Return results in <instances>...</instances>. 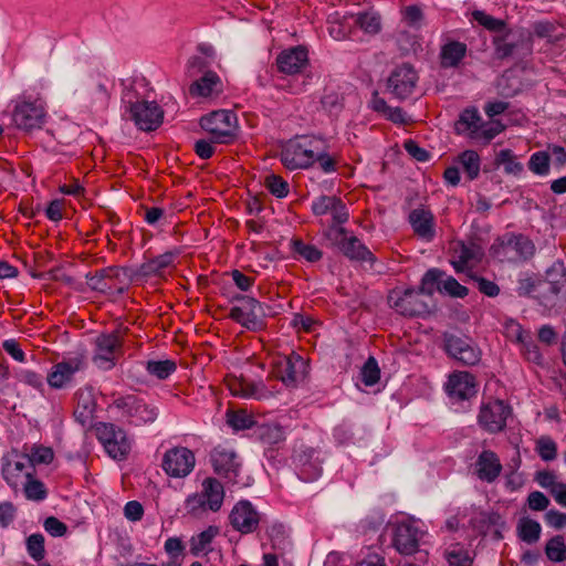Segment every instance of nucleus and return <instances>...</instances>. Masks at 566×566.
I'll return each instance as SVG.
<instances>
[{
    "mask_svg": "<svg viewBox=\"0 0 566 566\" xmlns=\"http://www.w3.org/2000/svg\"><path fill=\"white\" fill-rule=\"evenodd\" d=\"M322 140L312 136H297L286 142L281 150V161L289 170L307 169L315 164Z\"/></svg>",
    "mask_w": 566,
    "mask_h": 566,
    "instance_id": "1",
    "label": "nucleus"
},
{
    "mask_svg": "<svg viewBox=\"0 0 566 566\" xmlns=\"http://www.w3.org/2000/svg\"><path fill=\"white\" fill-rule=\"evenodd\" d=\"M224 488L214 478H207L201 483L200 492L188 495L185 500L187 514L202 517L208 512H218L224 501Z\"/></svg>",
    "mask_w": 566,
    "mask_h": 566,
    "instance_id": "2",
    "label": "nucleus"
},
{
    "mask_svg": "<svg viewBox=\"0 0 566 566\" xmlns=\"http://www.w3.org/2000/svg\"><path fill=\"white\" fill-rule=\"evenodd\" d=\"M129 117L136 126L145 132L155 130L160 126L164 118V112L156 102L139 99L135 96L133 87H126L122 95Z\"/></svg>",
    "mask_w": 566,
    "mask_h": 566,
    "instance_id": "3",
    "label": "nucleus"
},
{
    "mask_svg": "<svg viewBox=\"0 0 566 566\" xmlns=\"http://www.w3.org/2000/svg\"><path fill=\"white\" fill-rule=\"evenodd\" d=\"M308 64V53L304 46H294L286 50H283L276 57V65L280 72L287 75H300L302 81H298V77L294 78L287 85V91L292 94H300L306 90L308 81L311 80V75L303 74L304 69Z\"/></svg>",
    "mask_w": 566,
    "mask_h": 566,
    "instance_id": "4",
    "label": "nucleus"
},
{
    "mask_svg": "<svg viewBox=\"0 0 566 566\" xmlns=\"http://www.w3.org/2000/svg\"><path fill=\"white\" fill-rule=\"evenodd\" d=\"M112 406L128 424L136 427L155 422L159 415L156 406L136 395L117 397Z\"/></svg>",
    "mask_w": 566,
    "mask_h": 566,
    "instance_id": "5",
    "label": "nucleus"
},
{
    "mask_svg": "<svg viewBox=\"0 0 566 566\" xmlns=\"http://www.w3.org/2000/svg\"><path fill=\"white\" fill-rule=\"evenodd\" d=\"M132 282V274L125 268H106L95 273L86 274L87 285L106 295L123 294Z\"/></svg>",
    "mask_w": 566,
    "mask_h": 566,
    "instance_id": "6",
    "label": "nucleus"
},
{
    "mask_svg": "<svg viewBox=\"0 0 566 566\" xmlns=\"http://www.w3.org/2000/svg\"><path fill=\"white\" fill-rule=\"evenodd\" d=\"M325 238L331 245L338 249L346 258L354 261L374 262L370 250L361 241L343 227L329 226Z\"/></svg>",
    "mask_w": 566,
    "mask_h": 566,
    "instance_id": "7",
    "label": "nucleus"
},
{
    "mask_svg": "<svg viewBox=\"0 0 566 566\" xmlns=\"http://www.w3.org/2000/svg\"><path fill=\"white\" fill-rule=\"evenodd\" d=\"M95 431L98 441L112 459L123 460L128 455L132 442L125 430L113 423L101 422Z\"/></svg>",
    "mask_w": 566,
    "mask_h": 566,
    "instance_id": "8",
    "label": "nucleus"
},
{
    "mask_svg": "<svg viewBox=\"0 0 566 566\" xmlns=\"http://www.w3.org/2000/svg\"><path fill=\"white\" fill-rule=\"evenodd\" d=\"M237 116L233 112L220 109L200 119V126L212 136L214 143L227 144L235 135Z\"/></svg>",
    "mask_w": 566,
    "mask_h": 566,
    "instance_id": "9",
    "label": "nucleus"
},
{
    "mask_svg": "<svg viewBox=\"0 0 566 566\" xmlns=\"http://www.w3.org/2000/svg\"><path fill=\"white\" fill-rule=\"evenodd\" d=\"M195 453L186 447H174L168 449L161 459L164 472L175 479L188 476L195 469Z\"/></svg>",
    "mask_w": 566,
    "mask_h": 566,
    "instance_id": "10",
    "label": "nucleus"
},
{
    "mask_svg": "<svg viewBox=\"0 0 566 566\" xmlns=\"http://www.w3.org/2000/svg\"><path fill=\"white\" fill-rule=\"evenodd\" d=\"M46 112L42 99H22L17 103L12 119L18 128L32 130L41 128L45 123Z\"/></svg>",
    "mask_w": 566,
    "mask_h": 566,
    "instance_id": "11",
    "label": "nucleus"
},
{
    "mask_svg": "<svg viewBox=\"0 0 566 566\" xmlns=\"http://www.w3.org/2000/svg\"><path fill=\"white\" fill-rule=\"evenodd\" d=\"M273 376L286 387H294L305 376L306 361L302 356L293 353L289 356H279L273 363Z\"/></svg>",
    "mask_w": 566,
    "mask_h": 566,
    "instance_id": "12",
    "label": "nucleus"
},
{
    "mask_svg": "<svg viewBox=\"0 0 566 566\" xmlns=\"http://www.w3.org/2000/svg\"><path fill=\"white\" fill-rule=\"evenodd\" d=\"M122 354V340L116 333L102 334L95 339L93 361L104 370L112 369Z\"/></svg>",
    "mask_w": 566,
    "mask_h": 566,
    "instance_id": "13",
    "label": "nucleus"
},
{
    "mask_svg": "<svg viewBox=\"0 0 566 566\" xmlns=\"http://www.w3.org/2000/svg\"><path fill=\"white\" fill-rule=\"evenodd\" d=\"M239 305L231 308L229 316L249 329H256L262 326V318L265 316L263 305L253 297H237Z\"/></svg>",
    "mask_w": 566,
    "mask_h": 566,
    "instance_id": "14",
    "label": "nucleus"
},
{
    "mask_svg": "<svg viewBox=\"0 0 566 566\" xmlns=\"http://www.w3.org/2000/svg\"><path fill=\"white\" fill-rule=\"evenodd\" d=\"M434 289L454 297H464L468 289L461 285L454 277L447 276L438 269L427 271L421 281V291L431 294Z\"/></svg>",
    "mask_w": 566,
    "mask_h": 566,
    "instance_id": "15",
    "label": "nucleus"
},
{
    "mask_svg": "<svg viewBox=\"0 0 566 566\" xmlns=\"http://www.w3.org/2000/svg\"><path fill=\"white\" fill-rule=\"evenodd\" d=\"M511 408L502 400H493L481 406L478 422L490 433L501 432L506 426Z\"/></svg>",
    "mask_w": 566,
    "mask_h": 566,
    "instance_id": "16",
    "label": "nucleus"
},
{
    "mask_svg": "<svg viewBox=\"0 0 566 566\" xmlns=\"http://www.w3.org/2000/svg\"><path fill=\"white\" fill-rule=\"evenodd\" d=\"M84 366L85 361L82 356L63 359L52 366L46 376V381L53 389L65 388L72 382L74 375L82 370Z\"/></svg>",
    "mask_w": 566,
    "mask_h": 566,
    "instance_id": "17",
    "label": "nucleus"
},
{
    "mask_svg": "<svg viewBox=\"0 0 566 566\" xmlns=\"http://www.w3.org/2000/svg\"><path fill=\"white\" fill-rule=\"evenodd\" d=\"M418 74L409 64L397 66L388 78V90L399 99L410 96L417 85Z\"/></svg>",
    "mask_w": 566,
    "mask_h": 566,
    "instance_id": "18",
    "label": "nucleus"
},
{
    "mask_svg": "<svg viewBox=\"0 0 566 566\" xmlns=\"http://www.w3.org/2000/svg\"><path fill=\"white\" fill-rule=\"evenodd\" d=\"M231 526L241 534H250L256 531L260 523V514L247 500L239 501L229 515Z\"/></svg>",
    "mask_w": 566,
    "mask_h": 566,
    "instance_id": "19",
    "label": "nucleus"
},
{
    "mask_svg": "<svg viewBox=\"0 0 566 566\" xmlns=\"http://www.w3.org/2000/svg\"><path fill=\"white\" fill-rule=\"evenodd\" d=\"M389 304L401 315L418 316L427 312V305L415 290H394L388 296Z\"/></svg>",
    "mask_w": 566,
    "mask_h": 566,
    "instance_id": "20",
    "label": "nucleus"
},
{
    "mask_svg": "<svg viewBox=\"0 0 566 566\" xmlns=\"http://www.w3.org/2000/svg\"><path fill=\"white\" fill-rule=\"evenodd\" d=\"M543 300L542 304H547L553 297L566 287V265L562 260H556L545 271V280H542Z\"/></svg>",
    "mask_w": 566,
    "mask_h": 566,
    "instance_id": "21",
    "label": "nucleus"
},
{
    "mask_svg": "<svg viewBox=\"0 0 566 566\" xmlns=\"http://www.w3.org/2000/svg\"><path fill=\"white\" fill-rule=\"evenodd\" d=\"M210 461L217 474L237 483L241 464L234 451L217 447L210 454Z\"/></svg>",
    "mask_w": 566,
    "mask_h": 566,
    "instance_id": "22",
    "label": "nucleus"
},
{
    "mask_svg": "<svg viewBox=\"0 0 566 566\" xmlns=\"http://www.w3.org/2000/svg\"><path fill=\"white\" fill-rule=\"evenodd\" d=\"M446 390L452 400H469L478 391L475 377L468 371H455L449 376Z\"/></svg>",
    "mask_w": 566,
    "mask_h": 566,
    "instance_id": "23",
    "label": "nucleus"
},
{
    "mask_svg": "<svg viewBox=\"0 0 566 566\" xmlns=\"http://www.w3.org/2000/svg\"><path fill=\"white\" fill-rule=\"evenodd\" d=\"M422 532L411 522H401L395 526L392 544L405 555H411L418 549Z\"/></svg>",
    "mask_w": 566,
    "mask_h": 566,
    "instance_id": "24",
    "label": "nucleus"
},
{
    "mask_svg": "<svg viewBox=\"0 0 566 566\" xmlns=\"http://www.w3.org/2000/svg\"><path fill=\"white\" fill-rule=\"evenodd\" d=\"M446 348L450 356L463 365L473 366L481 360V350L470 339L457 336L448 337Z\"/></svg>",
    "mask_w": 566,
    "mask_h": 566,
    "instance_id": "25",
    "label": "nucleus"
},
{
    "mask_svg": "<svg viewBox=\"0 0 566 566\" xmlns=\"http://www.w3.org/2000/svg\"><path fill=\"white\" fill-rule=\"evenodd\" d=\"M481 254L478 245L457 242L453 245L451 263L457 273H468L479 262Z\"/></svg>",
    "mask_w": 566,
    "mask_h": 566,
    "instance_id": "26",
    "label": "nucleus"
},
{
    "mask_svg": "<svg viewBox=\"0 0 566 566\" xmlns=\"http://www.w3.org/2000/svg\"><path fill=\"white\" fill-rule=\"evenodd\" d=\"M502 469L499 455L491 450H483L478 455L474 464L476 476L488 483L494 482L500 476Z\"/></svg>",
    "mask_w": 566,
    "mask_h": 566,
    "instance_id": "27",
    "label": "nucleus"
},
{
    "mask_svg": "<svg viewBox=\"0 0 566 566\" xmlns=\"http://www.w3.org/2000/svg\"><path fill=\"white\" fill-rule=\"evenodd\" d=\"M228 387L233 396L247 399H268L273 396L262 381L252 382L244 379L233 378L229 380Z\"/></svg>",
    "mask_w": 566,
    "mask_h": 566,
    "instance_id": "28",
    "label": "nucleus"
},
{
    "mask_svg": "<svg viewBox=\"0 0 566 566\" xmlns=\"http://www.w3.org/2000/svg\"><path fill=\"white\" fill-rule=\"evenodd\" d=\"M223 84L220 76L211 71H207L203 75L189 86V94L192 97H212L222 93Z\"/></svg>",
    "mask_w": 566,
    "mask_h": 566,
    "instance_id": "29",
    "label": "nucleus"
},
{
    "mask_svg": "<svg viewBox=\"0 0 566 566\" xmlns=\"http://www.w3.org/2000/svg\"><path fill=\"white\" fill-rule=\"evenodd\" d=\"M409 222L420 239L429 242L434 238V217L429 210L422 208L412 210L409 214Z\"/></svg>",
    "mask_w": 566,
    "mask_h": 566,
    "instance_id": "30",
    "label": "nucleus"
},
{
    "mask_svg": "<svg viewBox=\"0 0 566 566\" xmlns=\"http://www.w3.org/2000/svg\"><path fill=\"white\" fill-rule=\"evenodd\" d=\"M31 467L29 458L21 457L8 461L2 468V473L8 483L17 484L20 476H25L28 480L32 478Z\"/></svg>",
    "mask_w": 566,
    "mask_h": 566,
    "instance_id": "31",
    "label": "nucleus"
},
{
    "mask_svg": "<svg viewBox=\"0 0 566 566\" xmlns=\"http://www.w3.org/2000/svg\"><path fill=\"white\" fill-rule=\"evenodd\" d=\"M467 54V45L459 41H449L440 51V64L444 69L457 67Z\"/></svg>",
    "mask_w": 566,
    "mask_h": 566,
    "instance_id": "32",
    "label": "nucleus"
},
{
    "mask_svg": "<svg viewBox=\"0 0 566 566\" xmlns=\"http://www.w3.org/2000/svg\"><path fill=\"white\" fill-rule=\"evenodd\" d=\"M506 251L515 252V258L526 260L534 255L535 245L531 239L523 234H511L503 242Z\"/></svg>",
    "mask_w": 566,
    "mask_h": 566,
    "instance_id": "33",
    "label": "nucleus"
},
{
    "mask_svg": "<svg viewBox=\"0 0 566 566\" xmlns=\"http://www.w3.org/2000/svg\"><path fill=\"white\" fill-rule=\"evenodd\" d=\"M482 127V118L476 108L464 109L455 124L459 134L468 132L472 137H478Z\"/></svg>",
    "mask_w": 566,
    "mask_h": 566,
    "instance_id": "34",
    "label": "nucleus"
},
{
    "mask_svg": "<svg viewBox=\"0 0 566 566\" xmlns=\"http://www.w3.org/2000/svg\"><path fill=\"white\" fill-rule=\"evenodd\" d=\"M353 27L352 14L339 15L338 12H335L329 15L328 33L335 40L340 41L350 36Z\"/></svg>",
    "mask_w": 566,
    "mask_h": 566,
    "instance_id": "35",
    "label": "nucleus"
},
{
    "mask_svg": "<svg viewBox=\"0 0 566 566\" xmlns=\"http://www.w3.org/2000/svg\"><path fill=\"white\" fill-rule=\"evenodd\" d=\"M371 108L382 114L387 119L396 124H406L408 122L407 114L400 107H391L387 102L375 95L371 99Z\"/></svg>",
    "mask_w": 566,
    "mask_h": 566,
    "instance_id": "36",
    "label": "nucleus"
},
{
    "mask_svg": "<svg viewBox=\"0 0 566 566\" xmlns=\"http://www.w3.org/2000/svg\"><path fill=\"white\" fill-rule=\"evenodd\" d=\"M458 164L470 181L479 177L481 159L476 151L471 149L464 150L458 156Z\"/></svg>",
    "mask_w": 566,
    "mask_h": 566,
    "instance_id": "37",
    "label": "nucleus"
},
{
    "mask_svg": "<svg viewBox=\"0 0 566 566\" xmlns=\"http://www.w3.org/2000/svg\"><path fill=\"white\" fill-rule=\"evenodd\" d=\"M174 261V254L170 252L160 254L145 263H143L138 270V273L143 276L159 275L166 268H168Z\"/></svg>",
    "mask_w": 566,
    "mask_h": 566,
    "instance_id": "38",
    "label": "nucleus"
},
{
    "mask_svg": "<svg viewBox=\"0 0 566 566\" xmlns=\"http://www.w3.org/2000/svg\"><path fill=\"white\" fill-rule=\"evenodd\" d=\"M511 331L515 335L516 340L523 346V350L525 352L527 359L539 364L542 360V354L537 345H535L531 339H526L527 337L524 335L522 326L517 323H513L511 325Z\"/></svg>",
    "mask_w": 566,
    "mask_h": 566,
    "instance_id": "39",
    "label": "nucleus"
},
{
    "mask_svg": "<svg viewBox=\"0 0 566 566\" xmlns=\"http://www.w3.org/2000/svg\"><path fill=\"white\" fill-rule=\"evenodd\" d=\"M260 441L270 447H274L284 441V430L279 424H262L256 430Z\"/></svg>",
    "mask_w": 566,
    "mask_h": 566,
    "instance_id": "40",
    "label": "nucleus"
},
{
    "mask_svg": "<svg viewBox=\"0 0 566 566\" xmlns=\"http://www.w3.org/2000/svg\"><path fill=\"white\" fill-rule=\"evenodd\" d=\"M495 164L503 166L504 172L507 175L520 176L524 167L517 161L511 149H502L496 154Z\"/></svg>",
    "mask_w": 566,
    "mask_h": 566,
    "instance_id": "41",
    "label": "nucleus"
},
{
    "mask_svg": "<svg viewBox=\"0 0 566 566\" xmlns=\"http://www.w3.org/2000/svg\"><path fill=\"white\" fill-rule=\"evenodd\" d=\"M518 536L523 542L533 544L538 541L542 532L541 524L532 518L523 517L517 524Z\"/></svg>",
    "mask_w": 566,
    "mask_h": 566,
    "instance_id": "42",
    "label": "nucleus"
},
{
    "mask_svg": "<svg viewBox=\"0 0 566 566\" xmlns=\"http://www.w3.org/2000/svg\"><path fill=\"white\" fill-rule=\"evenodd\" d=\"M352 21L354 27H358L369 34H376L380 30V18L375 12L352 14Z\"/></svg>",
    "mask_w": 566,
    "mask_h": 566,
    "instance_id": "43",
    "label": "nucleus"
},
{
    "mask_svg": "<svg viewBox=\"0 0 566 566\" xmlns=\"http://www.w3.org/2000/svg\"><path fill=\"white\" fill-rule=\"evenodd\" d=\"M218 534V528L214 526H209L205 531L195 535L190 539V552L192 555H199L205 552L209 545L212 543L213 538Z\"/></svg>",
    "mask_w": 566,
    "mask_h": 566,
    "instance_id": "44",
    "label": "nucleus"
},
{
    "mask_svg": "<svg viewBox=\"0 0 566 566\" xmlns=\"http://www.w3.org/2000/svg\"><path fill=\"white\" fill-rule=\"evenodd\" d=\"M147 373L157 379H167L177 369L174 360H148L145 366Z\"/></svg>",
    "mask_w": 566,
    "mask_h": 566,
    "instance_id": "45",
    "label": "nucleus"
},
{
    "mask_svg": "<svg viewBox=\"0 0 566 566\" xmlns=\"http://www.w3.org/2000/svg\"><path fill=\"white\" fill-rule=\"evenodd\" d=\"M444 557L449 566H471L473 562L469 552L460 544L450 545L444 552Z\"/></svg>",
    "mask_w": 566,
    "mask_h": 566,
    "instance_id": "46",
    "label": "nucleus"
},
{
    "mask_svg": "<svg viewBox=\"0 0 566 566\" xmlns=\"http://www.w3.org/2000/svg\"><path fill=\"white\" fill-rule=\"evenodd\" d=\"M323 108L329 114L336 115L344 107V96L333 87H326L321 98Z\"/></svg>",
    "mask_w": 566,
    "mask_h": 566,
    "instance_id": "47",
    "label": "nucleus"
},
{
    "mask_svg": "<svg viewBox=\"0 0 566 566\" xmlns=\"http://www.w3.org/2000/svg\"><path fill=\"white\" fill-rule=\"evenodd\" d=\"M291 247L294 253L308 262H317L323 256L322 251L315 245L305 243L298 239L292 240Z\"/></svg>",
    "mask_w": 566,
    "mask_h": 566,
    "instance_id": "48",
    "label": "nucleus"
},
{
    "mask_svg": "<svg viewBox=\"0 0 566 566\" xmlns=\"http://www.w3.org/2000/svg\"><path fill=\"white\" fill-rule=\"evenodd\" d=\"M542 280L532 276L521 277L517 282L516 292L520 296L534 295L543 300Z\"/></svg>",
    "mask_w": 566,
    "mask_h": 566,
    "instance_id": "49",
    "label": "nucleus"
},
{
    "mask_svg": "<svg viewBox=\"0 0 566 566\" xmlns=\"http://www.w3.org/2000/svg\"><path fill=\"white\" fill-rule=\"evenodd\" d=\"M546 556L549 560L560 563L566 560V545L564 538L559 535L551 538L545 547Z\"/></svg>",
    "mask_w": 566,
    "mask_h": 566,
    "instance_id": "50",
    "label": "nucleus"
},
{
    "mask_svg": "<svg viewBox=\"0 0 566 566\" xmlns=\"http://www.w3.org/2000/svg\"><path fill=\"white\" fill-rule=\"evenodd\" d=\"M25 545H27V552L33 560L40 562L44 558V556H45L44 536L41 533L31 534L27 538Z\"/></svg>",
    "mask_w": 566,
    "mask_h": 566,
    "instance_id": "51",
    "label": "nucleus"
},
{
    "mask_svg": "<svg viewBox=\"0 0 566 566\" xmlns=\"http://www.w3.org/2000/svg\"><path fill=\"white\" fill-rule=\"evenodd\" d=\"M535 450L544 461H552L557 457V444L548 436H542L536 440Z\"/></svg>",
    "mask_w": 566,
    "mask_h": 566,
    "instance_id": "52",
    "label": "nucleus"
},
{
    "mask_svg": "<svg viewBox=\"0 0 566 566\" xmlns=\"http://www.w3.org/2000/svg\"><path fill=\"white\" fill-rule=\"evenodd\" d=\"M227 423L234 430H245L254 424L253 417L244 410L228 411Z\"/></svg>",
    "mask_w": 566,
    "mask_h": 566,
    "instance_id": "53",
    "label": "nucleus"
},
{
    "mask_svg": "<svg viewBox=\"0 0 566 566\" xmlns=\"http://www.w3.org/2000/svg\"><path fill=\"white\" fill-rule=\"evenodd\" d=\"M530 170L538 176H546L549 172V155L546 151L534 153L528 160Z\"/></svg>",
    "mask_w": 566,
    "mask_h": 566,
    "instance_id": "54",
    "label": "nucleus"
},
{
    "mask_svg": "<svg viewBox=\"0 0 566 566\" xmlns=\"http://www.w3.org/2000/svg\"><path fill=\"white\" fill-rule=\"evenodd\" d=\"M265 185L269 191L277 198H284L289 193V184L280 176H268Z\"/></svg>",
    "mask_w": 566,
    "mask_h": 566,
    "instance_id": "55",
    "label": "nucleus"
},
{
    "mask_svg": "<svg viewBox=\"0 0 566 566\" xmlns=\"http://www.w3.org/2000/svg\"><path fill=\"white\" fill-rule=\"evenodd\" d=\"M24 494L28 500L42 501L46 497L44 484L30 478L24 485Z\"/></svg>",
    "mask_w": 566,
    "mask_h": 566,
    "instance_id": "56",
    "label": "nucleus"
},
{
    "mask_svg": "<svg viewBox=\"0 0 566 566\" xmlns=\"http://www.w3.org/2000/svg\"><path fill=\"white\" fill-rule=\"evenodd\" d=\"M379 377L380 370L377 361L370 357L361 369V380L366 386H373L379 380Z\"/></svg>",
    "mask_w": 566,
    "mask_h": 566,
    "instance_id": "57",
    "label": "nucleus"
},
{
    "mask_svg": "<svg viewBox=\"0 0 566 566\" xmlns=\"http://www.w3.org/2000/svg\"><path fill=\"white\" fill-rule=\"evenodd\" d=\"M474 20L490 31H502L505 27L502 20L495 19L483 11H474L472 13Z\"/></svg>",
    "mask_w": 566,
    "mask_h": 566,
    "instance_id": "58",
    "label": "nucleus"
},
{
    "mask_svg": "<svg viewBox=\"0 0 566 566\" xmlns=\"http://www.w3.org/2000/svg\"><path fill=\"white\" fill-rule=\"evenodd\" d=\"M315 163L318 164L321 170L325 174H332L336 171L337 159L325 151L323 143L318 145V154L315 158Z\"/></svg>",
    "mask_w": 566,
    "mask_h": 566,
    "instance_id": "59",
    "label": "nucleus"
},
{
    "mask_svg": "<svg viewBox=\"0 0 566 566\" xmlns=\"http://www.w3.org/2000/svg\"><path fill=\"white\" fill-rule=\"evenodd\" d=\"M18 380L25 384L36 390L42 391L44 388L43 378L35 371L29 369H21L17 374Z\"/></svg>",
    "mask_w": 566,
    "mask_h": 566,
    "instance_id": "60",
    "label": "nucleus"
},
{
    "mask_svg": "<svg viewBox=\"0 0 566 566\" xmlns=\"http://www.w3.org/2000/svg\"><path fill=\"white\" fill-rule=\"evenodd\" d=\"M53 450L42 446L33 448L29 457L31 464H49L53 461Z\"/></svg>",
    "mask_w": 566,
    "mask_h": 566,
    "instance_id": "61",
    "label": "nucleus"
},
{
    "mask_svg": "<svg viewBox=\"0 0 566 566\" xmlns=\"http://www.w3.org/2000/svg\"><path fill=\"white\" fill-rule=\"evenodd\" d=\"M335 196H321L312 202V211L316 216H324L331 212Z\"/></svg>",
    "mask_w": 566,
    "mask_h": 566,
    "instance_id": "62",
    "label": "nucleus"
},
{
    "mask_svg": "<svg viewBox=\"0 0 566 566\" xmlns=\"http://www.w3.org/2000/svg\"><path fill=\"white\" fill-rule=\"evenodd\" d=\"M333 217L334 224L336 227H340L343 223L347 222L349 218L348 210L346 205L339 199L335 198V202L333 203V209L329 212Z\"/></svg>",
    "mask_w": 566,
    "mask_h": 566,
    "instance_id": "63",
    "label": "nucleus"
},
{
    "mask_svg": "<svg viewBox=\"0 0 566 566\" xmlns=\"http://www.w3.org/2000/svg\"><path fill=\"white\" fill-rule=\"evenodd\" d=\"M15 507L11 502L0 503V527L7 528L15 518Z\"/></svg>",
    "mask_w": 566,
    "mask_h": 566,
    "instance_id": "64",
    "label": "nucleus"
}]
</instances>
